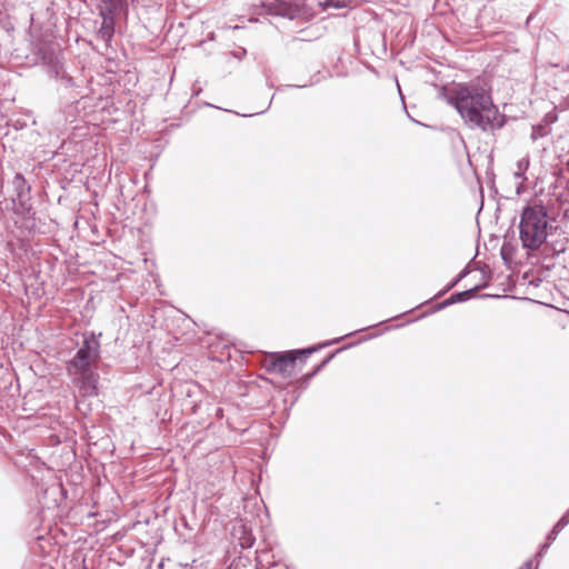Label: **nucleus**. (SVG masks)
<instances>
[{
  "label": "nucleus",
  "instance_id": "obj_8",
  "mask_svg": "<svg viewBox=\"0 0 569 569\" xmlns=\"http://www.w3.org/2000/svg\"><path fill=\"white\" fill-rule=\"evenodd\" d=\"M569 523V511L563 515L560 520L555 525L550 533L548 535V540L552 541L559 535V532ZM550 542L546 543L542 549H547Z\"/></svg>",
  "mask_w": 569,
  "mask_h": 569
},
{
  "label": "nucleus",
  "instance_id": "obj_12",
  "mask_svg": "<svg viewBox=\"0 0 569 569\" xmlns=\"http://www.w3.org/2000/svg\"><path fill=\"white\" fill-rule=\"evenodd\" d=\"M326 4H327V7H335V8L346 7L345 2H340V1H328Z\"/></svg>",
  "mask_w": 569,
  "mask_h": 569
},
{
  "label": "nucleus",
  "instance_id": "obj_7",
  "mask_svg": "<svg viewBox=\"0 0 569 569\" xmlns=\"http://www.w3.org/2000/svg\"><path fill=\"white\" fill-rule=\"evenodd\" d=\"M113 36V19L103 16L101 27L98 31V38L108 43Z\"/></svg>",
  "mask_w": 569,
  "mask_h": 569
},
{
  "label": "nucleus",
  "instance_id": "obj_5",
  "mask_svg": "<svg viewBox=\"0 0 569 569\" xmlns=\"http://www.w3.org/2000/svg\"><path fill=\"white\" fill-rule=\"evenodd\" d=\"M267 12L272 16L296 19L299 16V7L289 0H268L263 3Z\"/></svg>",
  "mask_w": 569,
  "mask_h": 569
},
{
  "label": "nucleus",
  "instance_id": "obj_4",
  "mask_svg": "<svg viewBox=\"0 0 569 569\" xmlns=\"http://www.w3.org/2000/svg\"><path fill=\"white\" fill-rule=\"evenodd\" d=\"M99 341L92 336L84 338L82 345L79 347L74 357L68 365L69 375L83 373L91 370V366L98 361L99 358Z\"/></svg>",
  "mask_w": 569,
  "mask_h": 569
},
{
  "label": "nucleus",
  "instance_id": "obj_9",
  "mask_svg": "<svg viewBox=\"0 0 569 569\" xmlns=\"http://www.w3.org/2000/svg\"><path fill=\"white\" fill-rule=\"evenodd\" d=\"M480 287L476 286L471 289H468V290H465L462 292H458L453 296H451L447 301L443 302V306H448V305H451L453 302H461V301H465L467 299H470L473 297L475 292L478 291Z\"/></svg>",
  "mask_w": 569,
  "mask_h": 569
},
{
  "label": "nucleus",
  "instance_id": "obj_2",
  "mask_svg": "<svg viewBox=\"0 0 569 569\" xmlns=\"http://www.w3.org/2000/svg\"><path fill=\"white\" fill-rule=\"evenodd\" d=\"M548 213L543 206H527L521 213L519 231L522 247L537 250L548 237Z\"/></svg>",
  "mask_w": 569,
  "mask_h": 569
},
{
  "label": "nucleus",
  "instance_id": "obj_3",
  "mask_svg": "<svg viewBox=\"0 0 569 569\" xmlns=\"http://www.w3.org/2000/svg\"><path fill=\"white\" fill-rule=\"evenodd\" d=\"M343 338L335 339L330 342H326L319 347H311L298 351H289L284 353H272L267 360H266V368L269 372H274L283 378L291 377L293 373V369L296 366V360L298 355H311L312 352L317 351L321 347H326L332 343H337Z\"/></svg>",
  "mask_w": 569,
  "mask_h": 569
},
{
  "label": "nucleus",
  "instance_id": "obj_1",
  "mask_svg": "<svg viewBox=\"0 0 569 569\" xmlns=\"http://www.w3.org/2000/svg\"><path fill=\"white\" fill-rule=\"evenodd\" d=\"M449 102L470 128L493 131L505 124V116L493 104L488 91L478 83L459 84Z\"/></svg>",
  "mask_w": 569,
  "mask_h": 569
},
{
  "label": "nucleus",
  "instance_id": "obj_13",
  "mask_svg": "<svg viewBox=\"0 0 569 569\" xmlns=\"http://www.w3.org/2000/svg\"><path fill=\"white\" fill-rule=\"evenodd\" d=\"M553 250H555L556 252H561V251H563V250H565V247H563V246H560L559 248L553 247Z\"/></svg>",
  "mask_w": 569,
  "mask_h": 569
},
{
  "label": "nucleus",
  "instance_id": "obj_15",
  "mask_svg": "<svg viewBox=\"0 0 569 569\" xmlns=\"http://www.w3.org/2000/svg\"><path fill=\"white\" fill-rule=\"evenodd\" d=\"M466 274V271H462L459 276V278H462Z\"/></svg>",
  "mask_w": 569,
  "mask_h": 569
},
{
  "label": "nucleus",
  "instance_id": "obj_11",
  "mask_svg": "<svg viewBox=\"0 0 569 569\" xmlns=\"http://www.w3.org/2000/svg\"><path fill=\"white\" fill-rule=\"evenodd\" d=\"M252 543H253V539H252V537H250V536L246 537V538L243 539V541H241V542H240V545H241V547H242V548H249V547H251V546H252Z\"/></svg>",
  "mask_w": 569,
  "mask_h": 569
},
{
  "label": "nucleus",
  "instance_id": "obj_10",
  "mask_svg": "<svg viewBox=\"0 0 569 569\" xmlns=\"http://www.w3.org/2000/svg\"><path fill=\"white\" fill-rule=\"evenodd\" d=\"M529 167V158L523 157L516 163V170H515V177L516 179L525 180V172L527 171Z\"/></svg>",
  "mask_w": 569,
  "mask_h": 569
},
{
  "label": "nucleus",
  "instance_id": "obj_14",
  "mask_svg": "<svg viewBox=\"0 0 569 569\" xmlns=\"http://www.w3.org/2000/svg\"><path fill=\"white\" fill-rule=\"evenodd\" d=\"M16 180H17V181H23V178H22L20 174H18V176L16 177Z\"/></svg>",
  "mask_w": 569,
  "mask_h": 569
},
{
  "label": "nucleus",
  "instance_id": "obj_6",
  "mask_svg": "<svg viewBox=\"0 0 569 569\" xmlns=\"http://www.w3.org/2000/svg\"><path fill=\"white\" fill-rule=\"evenodd\" d=\"M71 376L73 377V383L79 388L81 396L91 397L97 395L98 376L93 373L92 370Z\"/></svg>",
  "mask_w": 569,
  "mask_h": 569
}]
</instances>
